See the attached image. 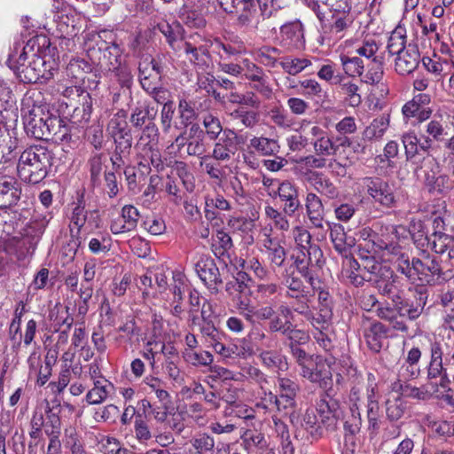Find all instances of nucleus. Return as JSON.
<instances>
[{"mask_svg": "<svg viewBox=\"0 0 454 454\" xmlns=\"http://www.w3.org/2000/svg\"><path fill=\"white\" fill-rule=\"evenodd\" d=\"M44 45V37H33L22 47L21 52H12L9 57L10 67L18 78L25 83L44 82L53 76L55 63L40 51L41 42Z\"/></svg>", "mask_w": 454, "mask_h": 454, "instance_id": "obj_1", "label": "nucleus"}, {"mask_svg": "<svg viewBox=\"0 0 454 454\" xmlns=\"http://www.w3.org/2000/svg\"><path fill=\"white\" fill-rule=\"evenodd\" d=\"M321 22L322 43L333 45L352 23L349 0H306Z\"/></svg>", "mask_w": 454, "mask_h": 454, "instance_id": "obj_2", "label": "nucleus"}, {"mask_svg": "<svg viewBox=\"0 0 454 454\" xmlns=\"http://www.w3.org/2000/svg\"><path fill=\"white\" fill-rule=\"evenodd\" d=\"M374 229L364 228L360 236L372 244V251L386 262L400 254L410 239V231L403 225H391L377 223Z\"/></svg>", "mask_w": 454, "mask_h": 454, "instance_id": "obj_3", "label": "nucleus"}, {"mask_svg": "<svg viewBox=\"0 0 454 454\" xmlns=\"http://www.w3.org/2000/svg\"><path fill=\"white\" fill-rule=\"evenodd\" d=\"M427 377L430 380L440 378V387L447 390L443 398L454 406V395L449 387L451 379L454 380V346L450 347L444 340L431 342Z\"/></svg>", "mask_w": 454, "mask_h": 454, "instance_id": "obj_4", "label": "nucleus"}, {"mask_svg": "<svg viewBox=\"0 0 454 454\" xmlns=\"http://www.w3.org/2000/svg\"><path fill=\"white\" fill-rule=\"evenodd\" d=\"M51 160V153L43 145H33L25 149L17 165L20 178L28 184L40 183L47 176Z\"/></svg>", "mask_w": 454, "mask_h": 454, "instance_id": "obj_5", "label": "nucleus"}, {"mask_svg": "<svg viewBox=\"0 0 454 454\" xmlns=\"http://www.w3.org/2000/svg\"><path fill=\"white\" fill-rule=\"evenodd\" d=\"M291 349L301 367V375L310 382L317 383L326 389L331 385L333 376L330 370V361L325 360L324 362L319 357L314 359L297 345H292Z\"/></svg>", "mask_w": 454, "mask_h": 454, "instance_id": "obj_6", "label": "nucleus"}, {"mask_svg": "<svg viewBox=\"0 0 454 454\" xmlns=\"http://www.w3.org/2000/svg\"><path fill=\"white\" fill-rule=\"evenodd\" d=\"M21 113L26 132L36 139H43L51 115L48 106L37 104L33 96H27L22 100Z\"/></svg>", "mask_w": 454, "mask_h": 454, "instance_id": "obj_7", "label": "nucleus"}, {"mask_svg": "<svg viewBox=\"0 0 454 454\" xmlns=\"http://www.w3.org/2000/svg\"><path fill=\"white\" fill-rule=\"evenodd\" d=\"M403 249V247L400 254L391 257V261L396 260L397 270L412 283L419 282V285L429 283L433 276L439 271L438 264L434 261L424 262L419 259H413L411 264Z\"/></svg>", "mask_w": 454, "mask_h": 454, "instance_id": "obj_8", "label": "nucleus"}, {"mask_svg": "<svg viewBox=\"0 0 454 454\" xmlns=\"http://www.w3.org/2000/svg\"><path fill=\"white\" fill-rule=\"evenodd\" d=\"M432 101L428 93L415 94L412 98L407 101L402 107V114L405 122L414 120L421 123L430 118L433 110L429 107Z\"/></svg>", "mask_w": 454, "mask_h": 454, "instance_id": "obj_9", "label": "nucleus"}, {"mask_svg": "<svg viewBox=\"0 0 454 454\" xmlns=\"http://www.w3.org/2000/svg\"><path fill=\"white\" fill-rule=\"evenodd\" d=\"M278 394L276 395V409L279 413L288 415L296 407V396L300 387L296 382L284 377L278 378Z\"/></svg>", "mask_w": 454, "mask_h": 454, "instance_id": "obj_10", "label": "nucleus"}, {"mask_svg": "<svg viewBox=\"0 0 454 454\" xmlns=\"http://www.w3.org/2000/svg\"><path fill=\"white\" fill-rule=\"evenodd\" d=\"M262 244L272 267H281L286 258V250L283 246V241L278 237L273 236L271 227H264L261 231Z\"/></svg>", "mask_w": 454, "mask_h": 454, "instance_id": "obj_11", "label": "nucleus"}, {"mask_svg": "<svg viewBox=\"0 0 454 454\" xmlns=\"http://www.w3.org/2000/svg\"><path fill=\"white\" fill-rule=\"evenodd\" d=\"M363 185L374 202L386 207L395 205L394 190L388 183L379 177H365L363 180Z\"/></svg>", "mask_w": 454, "mask_h": 454, "instance_id": "obj_12", "label": "nucleus"}, {"mask_svg": "<svg viewBox=\"0 0 454 454\" xmlns=\"http://www.w3.org/2000/svg\"><path fill=\"white\" fill-rule=\"evenodd\" d=\"M218 3L224 11L237 12L242 25L257 23L258 12L254 0H218Z\"/></svg>", "mask_w": 454, "mask_h": 454, "instance_id": "obj_13", "label": "nucleus"}, {"mask_svg": "<svg viewBox=\"0 0 454 454\" xmlns=\"http://www.w3.org/2000/svg\"><path fill=\"white\" fill-rule=\"evenodd\" d=\"M279 44L289 50H302L305 46L304 28L299 20L284 24L280 27Z\"/></svg>", "mask_w": 454, "mask_h": 454, "instance_id": "obj_14", "label": "nucleus"}, {"mask_svg": "<svg viewBox=\"0 0 454 454\" xmlns=\"http://www.w3.org/2000/svg\"><path fill=\"white\" fill-rule=\"evenodd\" d=\"M402 142L408 160L417 163L419 161L420 156L423 160L429 158V149L432 145L429 137L420 139L414 132H407L403 135Z\"/></svg>", "mask_w": 454, "mask_h": 454, "instance_id": "obj_15", "label": "nucleus"}, {"mask_svg": "<svg viewBox=\"0 0 454 454\" xmlns=\"http://www.w3.org/2000/svg\"><path fill=\"white\" fill-rule=\"evenodd\" d=\"M308 135L310 137V144L313 145L316 155L327 157L334 155L338 150L327 132L317 125H312L309 128Z\"/></svg>", "mask_w": 454, "mask_h": 454, "instance_id": "obj_16", "label": "nucleus"}, {"mask_svg": "<svg viewBox=\"0 0 454 454\" xmlns=\"http://www.w3.org/2000/svg\"><path fill=\"white\" fill-rule=\"evenodd\" d=\"M348 402L350 416L346 419L344 428L349 434V435H346V442L351 441L353 442V435L360 431L362 426V418L359 411L361 393L358 388L353 387L351 389Z\"/></svg>", "mask_w": 454, "mask_h": 454, "instance_id": "obj_17", "label": "nucleus"}, {"mask_svg": "<svg viewBox=\"0 0 454 454\" xmlns=\"http://www.w3.org/2000/svg\"><path fill=\"white\" fill-rule=\"evenodd\" d=\"M138 218V210L134 206L126 205L121 208V215L111 221L110 231L114 235L129 232L136 229Z\"/></svg>", "mask_w": 454, "mask_h": 454, "instance_id": "obj_18", "label": "nucleus"}, {"mask_svg": "<svg viewBox=\"0 0 454 454\" xmlns=\"http://www.w3.org/2000/svg\"><path fill=\"white\" fill-rule=\"evenodd\" d=\"M195 271L200 280L211 290H217L222 283L219 270L214 260L208 256H201L195 264Z\"/></svg>", "mask_w": 454, "mask_h": 454, "instance_id": "obj_19", "label": "nucleus"}, {"mask_svg": "<svg viewBox=\"0 0 454 454\" xmlns=\"http://www.w3.org/2000/svg\"><path fill=\"white\" fill-rule=\"evenodd\" d=\"M214 350L223 359H247L253 355V348L245 338L238 339L229 345H224L221 341L216 342L214 345Z\"/></svg>", "mask_w": 454, "mask_h": 454, "instance_id": "obj_20", "label": "nucleus"}, {"mask_svg": "<svg viewBox=\"0 0 454 454\" xmlns=\"http://www.w3.org/2000/svg\"><path fill=\"white\" fill-rule=\"evenodd\" d=\"M239 137L231 129H224L222 137L215 144L212 158L216 160H229L238 149Z\"/></svg>", "mask_w": 454, "mask_h": 454, "instance_id": "obj_21", "label": "nucleus"}, {"mask_svg": "<svg viewBox=\"0 0 454 454\" xmlns=\"http://www.w3.org/2000/svg\"><path fill=\"white\" fill-rule=\"evenodd\" d=\"M366 418L371 435H376L380 429V395L375 386L367 388Z\"/></svg>", "mask_w": 454, "mask_h": 454, "instance_id": "obj_22", "label": "nucleus"}, {"mask_svg": "<svg viewBox=\"0 0 454 454\" xmlns=\"http://www.w3.org/2000/svg\"><path fill=\"white\" fill-rule=\"evenodd\" d=\"M277 198L285 203L284 211L288 215H294L301 206L297 188L288 180L282 181L277 192Z\"/></svg>", "mask_w": 454, "mask_h": 454, "instance_id": "obj_23", "label": "nucleus"}, {"mask_svg": "<svg viewBox=\"0 0 454 454\" xmlns=\"http://www.w3.org/2000/svg\"><path fill=\"white\" fill-rule=\"evenodd\" d=\"M419 62V51L414 47L409 46L397 54L395 69L401 75L410 74L417 68Z\"/></svg>", "mask_w": 454, "mask_h": 454, "instance_id": "obj_24", "label": "nucleus"}, {"mask_svg": "<svg viewBox=\"0 0 454 454\" xmlns=\"http://www.w3.org/2000/svg\"><path fill=\"white\" fill-rule=\"evenodd\" d=\"M390 124V114H382L374 118L371 123L364 129L362 136L363 139L366 141H379L380 140Z\"/></svg>", "mask_w": 454, "mask_h": 454, "instance_id": "obj_25", "label": "nucleus"}, {"mask_svg": "<svg viewBox=\"0 0 454 454\" xmlns=\"http://www.w3.org/2000/svg\"><path fill=\"white\" fill-rule=\"evenodd\" d=\"M387 337V329L380 322L372 323L364 331L366 343L373 352H379L381 349Z\"/></svg>", "mask_w": 454, "mask_h": 454, "instance_id": "obj_26", "label": "nucleus"}, {"mask_svg": "<svg viewBox=\"0 0 454 454\" xmlns=\"http://www.w3.org/2000/svg\"><path fill=\"white\" fill-rule=\"evenodd\" d=\"M364 269L368 274V281L373 282L377 286L381 281L391 278L394 275L390 267L382 262H376L372 259H366L364 262Z\"/></svg>", "mask_w": 454, "mask_h": 454, "instance_id": "obj_27", "label": "nucleus"}, {"mask_svg": "<svg viewBox=\"0 0 454 454\" xmlns=\"http://www.w3.org/2000/svg\"><path fill=\"white\" fill-rule=\"evenodd\" d=\"M20 192L16 187L12 177H0V207H8L15 204L20 199Z\"/></svg>", "mask_w": 454, "mask_h": 454, "instance_id": "obj_28", "label": "nucleus"}, {"mask_svg": "<svg viewBox=\"0 0 454 454\" xmlns=\"http://www.w3.org/2000/svg\"><path fill=\"white\" fill-rule=\"evenodd\" d=\"M113 389L114 385L108 380H97L87 392L85 401L90 405L100 404L107 399Z\"/></svg>", "mask_w": 454, "mask_h": 454, "instance_id": "obj_29", "label": "nucleus"}, {"mask_svg": "<svg viewBox=\"0 0 454 454\" xmlns=\"http://www.w3.org/2000/svg\"><path fill=\"white\" fill-rule=\"evenodd\" d=\"M305 206L310 223L317 228H322L324 220V206L319 197L313 192H309L306 197Z\"/></svg>", "mask_w": 454, "mask_h": 454, "instance_id": "obj_30", "label": "nucleus"}, {"mask_svg": "<svg viewBox=\"0 0 454 454\" xmlns=\"http://www.w3.org/2000/svg\"><path fill=\"white\" fill-rule=\"evenodd\" d=\"M330 237L335 250L345 256L349 248L354 246V239L347 237L344 227L340 223L331 226Z\"/></svg>", "mask_w": 454, "mask_h": 454, "instance_id": "obj_31", "label": "nucleus"}, {"mask_svg": "<svg viewBox=\"0 0 454 454\" xmlns=\"http://www.w3.org/2000/svg\"><path fill=\"white\" fill-rule=\"evenodd\" d=\"M293 317V310L286 305H280L278 309L277 315H274L270 321V329L272 332H282L283 333H288L293 325L291 318Z\"/></svg>", "mask_w": 454, "mask_h": 454, "instance_id": "obj_32", "label": "nucleus"}, {"mask_svg": "<svg viewBox=\"0 0 454 454\" xmlns=\"http://www.w3.org/2000/svg\"><path fill=\"white\" fill-rule=\"evenodd\" d=\"M46 132H43V139H54L56 141H63L68 137V128L65 121L59 117L51 115Z\"/></svg>", "mask_w": 454, "mask_h": 454, "instance_id": "obj_33", "label": "nucleus"}, {"mask_svg": "<svg viewBox=\"0 0 454 454\" xmlns=\"http://www.w3.org/2000/svg\"><path fill=\"white\" fill-rule=\"evenodd\" d=\"M385 410L387 418L390 421H397L403 417L407 404L399 395L391 393L385 402Z\"/></svg>", "mask_w": 454, "mask_h": 454, "instance_id": "obj_34", "label": "nucleus"}, {"mask_svg": "<svg viewBox=\"0 0 454 454\" xmlns=\"http://www.w3.org/2000/svg\"><path fill=\"white\" fill-rule=\"evenodd\" d=\"M182 43L181 47L189 60L197 65L203 66L206 64L207 59V49L203 45H197L189 41H180Z\"/></svg>", "mask_w": 454, "mask_h": 454, "instance_id": "obj_35", "label": "nucleus"}, {"mask_svg": "<svg viewBox=\"0 0 454 454\" xmlns=\"http://www.w3.org/2000/svg\"><path fill=\"white\" fill-rule=\"evenodd\" d=\"M423 65L430 74L435 76H442L447 74L454 67V63L448 59H442L440 58H423Z\"/></svg>", "mask_w": 454, "mask_h": 454, "instance_id": "obj_36", "label": "nucleus"}, {"mask_svg": "<svg viewBox=\"0 0 454 454\" xmlns=\"http://www.w3.org/2000/svg\"><path fill=\"white\" fill-rule=\"evenodd\" d=\"M309 182L317 192L330 199H333L338 195L336 187L322 174L317 172L311 173Z\"/></svg>", "mask_w": 454, "mask_h": 454, "instance_id": "obj_37", "label": "nucleus"}, {"mask_svg": "<svg viewBox=\"0 0 454 454\" xmlns=\"http://www.w3.org/2000/svg\"><path fill=\"white\" fill-rule=\"evenodd\" d=\"M332 317V307L325 305L323 307L317 308V311L315 314L310 312V315L307 319L310 321L316 331L328 330Z\"/></svg>", "mask_w": 454, "mask_h": 454, "instance_id": "obj_38", "label": "nucleus"}, {"mask_svg": "<svg viewBox=\"0 0 454 454\" xmlns=\"http://www.w3.org/2000/svg\"><path fill=\"white\" fill-rule=\"evenodd\" d=\"M129 131H130V129L127 121V113L124 110H119L110 119L106 132L111 137Z\"/></svg>", "mask_w": 454, "mask_h": 454, "instance_id": "obj_39", "label": "nucleus"}, {"mask_svg": "<svg viewBox=\"0 0 454 454\" xmlns=\"http://www.w3.org/2000/svg\"><path fill=\"white\" fill-rule=\"evenodd\" d=\"M250 146L263 156L275 154L280 148L276 139L264 137H254L251 138Z\"/></svg>", "mask_w": 454, "mask_h": 454, "instance_id": "obj_40", "label": "nucleus"}, {"mask_svg": "<svg viewBox=\"0 0 454 454\" xmlns=\"http://www.w3.org/2000/svg\"><path fill=\"white\" fill-rule=\"evenodd\" d=\"M311 64V60L308 58H294L292 56L285 57L280 61L283 70L291 75L300 74Z\"/></svg>", "mask_w": 454, "mask_h": 454, "instance_id": "obj_41", "label": "nucleus"}, {"mask_svg": "<svg viewBox=\"0 0 454 454\" xmlns=\"http://www.w3.org/2000/svg\"><path fill=\"white\" fill-rule=\"evenodd\" d=\"M322 256L323 253L317 246H314L309 250L298 251L294 256L295 268L302 265H312V263L320 266Z\"/></svg>", "mask_w": 454, "mask_h": 454, "instance_id": "obj_42", "label": "nucleus"}, {"mask_svg": "<svg viewBox=\"0 0 454 454\" xmlns=\"http://www.w3.org/2000/svg\"><path fill=\"white\" fill-rule=\"evenodd\" d=\"M266 218L270 222L269 227H275L281 231H287L290 228L289 221L286 218V214L280 212L272 206H266L264 208Z\"/></svg>", "mask_w": 454, "mask_h": 454, "instance_id": "obj_43", "label": "nucleus"}, {"mask_svg": "<svg viewBox=\"0 0 454 454\" xmlns=\"http://www.w3.org/2000/svg\"><path fill=\"white\" fill-rule=\"evenodd\" d=\"M139 80L142 88L149 94L154 96V98L160 102V98L159 97L160 92H163L162 89L160 87V78H155L152 73H146L145 70L139 68Z\"/></svg>", "mask_w": 454, "mask_h": 454, "instance_id": "obj_44", "label": "nucleus"}, {"mask_svg": "<svg viewBox=\"0 0 454 454\" xmlns=\"http://www.w3.org/2000/svg\"><path fill=\"white\" fill-rule=\"evenodd\" d=\"M192 325H198L200 328V332L202 336L209 342L210 346L214 348V345L216 342H220L222 338L224 336L221 331H219L215 325L214 321L206 322V323H197L196 317H192Z\"/></svg>", "mask_w": 454, "mask_h": 454, "instance_id": "obj_45", "label": "nucleus"}, {"mask_svg": "<svg viewBox=\"0 0 454 454\" xmlns=\"http://www.w3.org/2000/svg\"><path fill=\"white\" fill-rule=\"evenodd\" d=\"M384 76L383 65L380 58H374L371 64L367 65V70L362 77V82L375 85L381 82Z\"/></svg>", "mask_w": 454, "mask_h": 454, "instance_id": "obj_46", "label": "nucleus"}, {"mask_svg": "<svg viewBox=\"0 0 454 454\" xmlns=\"http://www.w3.org/2000/svg\"><path fill=\"white\" fill-rule=\"evenodd\" d=\"M284 285L287 288L286 296L294 299H306L307 291L301 279L294 274L287 275L284 279Z\"/></svg>", "mask_w": 454, "mask_h": 454, "instance_id": "obj_47", "label": "nucleus"}, {"mask_svg": "<svg viewBox=\"0 0 454 454\" xmlns=\"http://www.w3.org/2000/svg\"><path fill=\"white\" fill-rule=\"evenodd\" d=\"M335 405L332 400L322 398L317 403V417L323 425H332L335 421Z\"/></svg>", "mask_w": 454, "mask_h": 454, "instance_id": "obj_48", "label": "nucleus"}, {"mask_svg": "<svg viewBox=\"0 0 454 454\" xmlns=\"http://www.w3.org/2000/svg\"><path fill=\"white\" fill-rule=\"evenodd\" d=\"M196 137L187 144L186 152L189 155H202L206 149L203 143V131L198 125H192L190 128V137Z\"/></svg>", "mask_w": 454, "mask_h": 454, "instance_id": "obj_49", "label": "nucleus"}, {"mask_svg": "<svg viewBox=\"0 0 454 454\" xmlns=\"http://www.w3.org/2000/svg\"><path fill=\"white\" fill-rule=\"evenodd\" d=\"M260 357L262 364L272 370L285 372L288 368L286 358L278 352L262 351L260 354Z\"/></svg>", "mask_w": 454, "mask_h": 454, "instance_id": "obj_50", "label": "nucleus"}, {"mask_svg": "<svg viewBox=\"0 0 454 454\" xmlns=\"http://www.w3.org/2000/svg\"><path fill=\"white\" fill-rule=\"evenodd\" d=\"M211 47L213 52L219 56L221 61H226L230 59L231 57L239 55L243 52V50L240 46L236 47L230 43H224L219 39H215L211 43Z\"/></svg>", "mask_w": 454, "mask_h": 454, "instance_id": "obj_51", "label": "nucleus"}, {"mask_svg": "<svg viewBox=\"0 0 454 454\" xmlns=\"http://www.w3.org/2000/svg\"><path fill=\"white\" fill-rule=\"evenodd\" d=\"M145 384L153 392L159 401L164 404L170 403V395L165 389V383L159 378L147 376L144 380Z\"/></svg>", "mask_w": 454, "mask_h": 454, "instance_id": "obj_52", "label": "nucleus"}, {"mask_svg": "<svg viewBox=\"0 0 454 454\" xmlns=\"http://www.w3.org/2000/svg\"><path fill=\"white\" fill-rule=\"evenodd\" d=\"M184 360L194 366L210 365L214 361V356L209 351L197 352L194 349H185L184 352Z\"/></svg>", "mask_w": 454, "mask_h": 454, "instance_id": "obj_53", "label": "nucleus"}, {"mask_svg": "<svg viewBox=\"0 0 454 454\" xmlns=\"http://www.w3.org/2000/svg\"><path fill=\"white\" fill-rule=\"evenodd\" d=\"M190 442L197 454H207L215 447L214 438L206 433L195 434L192 437Z\"/></svg>", "mask_w": 454, "mask_h": 454, "instance_id": "obj_54", "label": "nucleus"}, {"mask_svg": "<svg viewBox=\"0 0 454 454\" xmlns=\"http://www.w3.org/2000/svg\"><path fill=\"white\" fill-rule=\"evenodd\" d=\"M159 28L166 36L168 44L174 51H178L182 50L180 41H183V39L180 35L178 25L171 26L168 23H162L159 25Z\"/></svg>", "mask_w": 454, "mask_h": 454, "instance_id": "obj_55", "label": "nucleus"}, {"mask_svg": "<svg viewBox=\"0 0 454 454\" xmlns=\"http://www.w3.org/2000/svg\"><path fill=\"white\" fill-rule=\"evenodd\" d=\"M159 141V129L155 124L150 123L143 129L142 135L137 142V150L145 147L157 146Z\"/></svg>", "mask_w": 454, "mask_h": 454, "instance_id": "obj_56", "label": "nucleus"}, {"mask_svg": "<svg viewBox=\"0 0 454 454\" xmlns=\"http://www.w3.org/2000/svg\"><path fill=\"white\" fill-rule=\"evenodd\" d=\"M292 237L298 251L309 250L315 245L311 244V235L303 226L298 225L293 228Z\"/></svg>", "mask_w": 454, "mask_h": 454, "instance_id": "obj_57", "label": "nucleus"}, {"mask_svg": "<svg viewBox=\"0 0 454 454\" xmlns=\"http://www.w3.org/2000/svg\"><path fill=\"white\" fill-rule=\"evenodd\" d=\"M340 63L344 72L349 76H361L364 69V64L358 57L340 56Z\"/></svg>", "mask_w": 454, "mask_h": 454, "instance_id": "obj_58", "label": "nucleus"}, {"mask_svg": "<svg viewBox=\"0 0 454 454\" xmlns=\"http://www.w3.org/2000/svg\"><path fill=\"white\" fill-rule=\"evenodd\" d=\"M431 247L437 254H443L452 247L454 237L442 231H434L431 239Z\"/></svg>", "mask_w": 454, "mask_h": 454, "instance_id": "obj_59", "label": "nucleus"}, {"mask_svg": "<svg viewBox=\"0 0 454 454\" xmlns=\"http://www.w3.org/2000/svg\"><path fill=\"white\" fill-rule=\"evenodd\" d=\"M280 51L278 48L263 46L254 51V56L255 59L261 64L269 67H274L277 63V57Z\"/></svg>", "mask_w": 454, "mask_h": 454, "instance_id": "obj_60", "label": "nucleus"}, {"mask_svg": "<svg viewBox=\"0 0 454 454\" xmlns=\"http://www.w3.org/2000/svg\"><path fill=\"white\" fill-rule=\"evenodd\" d=\"M181 20L190 27L200 28L206 25L203 15L196 10H191L187 5L182 9Z\"/></svg>", "mask_w": 454, "mask_h": 454, "instance_id": "obj_61", "label": "nucleus"}, {"mask_svg": "<svg viewBox=\"0 0 454 454\" xmlns=\"http://www.w3.org/2000/svg\"><path fill=\"white\" fill-rule=\"evenodd\" d=\"M395 306L396 307L397 314L399 317H406L410 319H416L419 317L422 312L423 305L410 303L407 301H395Z\"/></svg>", "mask_w": 454, "mask_h": 454, "instance_id": "obj_62", "label": "nucleus"}, {"mask_svg": "<svg viewBox=\"0 0 454 454\" xmlns=\"http://www.w3.org/2000/svg\"><path fill=\"white\" fill-rule=\"evenodd\" d=\"M231 296L239 314L243 316L247 321L251 320V313L253 312L254 306L251 302L250 294H237Z\"/></svg>", "mask_w": 454, "mask_h": 454, "instance_id": "obj_63", "label": "nucleus"}, {"mask_svg": "<svg viewBox=\"0 0 454 454\" xmlns=\"http://www.w3.org/2000/svg\"><path fill=\"white\" fill-rule=\"evenodd\" d=\"M100 450L104 454H129V450L121 447V442L114 437H104L100 442Z\"/></svg>", "mask_w": 454, "mask_h": 454, "instance_id": "obj_64", "label": "nucleus"}]
</instances>
